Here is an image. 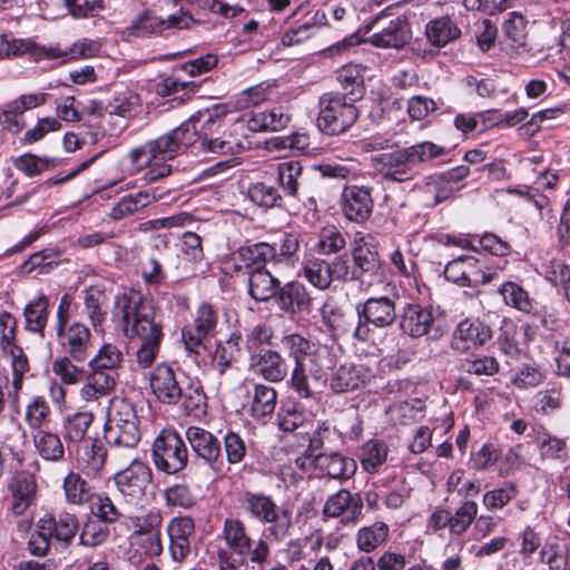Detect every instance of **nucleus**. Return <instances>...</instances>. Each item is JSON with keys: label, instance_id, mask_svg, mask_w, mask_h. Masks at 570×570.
I'll return each instance as SVG.
<instances>
[{"label": "nucleus", "instance_id": "obj_1", "mask_svg": "<svg viewBox=\"0 0 570 570\" xmlns=\"http://www.w3.org/2000/svg\"><path fill=\"white\" fill-rule=\"evenodd\" d=\"M220 127L219 118L209 116L197 130L194 121L183 122L169 132L148 140L142 146L129 151L128 157L137 168L147 167L142 179L154 183L170 175L171 166L167 163L188 148L196 149V154L203 155H236L244 150L240 141L230 134L223 132L215 136Z\"/></svg>", "mask_w": 570, "mask_h": 570}, {"label": "nucleus", "instance_id": "obj_2", "mask_svg": "<svg viewBox=\"0 0 570 570\" xmlns=\"http://www.w3.org/2000/svg\"><path fill=\"white\" fill-rule=\"evenodd\" d=\"M115 309L120 314L126 335L138 340L135 361L140 368L156 361L164 338L163 317L154 305L135 289H125L115 297Z\"/></svg>", "mask_w": 570, "mask_h": 570}, {"label": "nucleus", "instance_id": "obj_3", "mask_svg": "<svg viewBox=\"0 0 570 570\" xmlns=\"http://www.w3.org/2000/svg\"><path fill=\"white\" fill-rule=\"evenodd\" d=\"M277 346L293 364L289 386L299 397L313 399L326 382L320 346L298 333L284 334Z\"/></svg>", "mask_w": 570, "mask_h": 570}, {"label": "nucleus", "instance_id": "obj_4", "mask_svg": "<svg viewBox=\"0 0 570 570\" xmlns=\"http://www.w3.org/2000/svg\"><path fill=\"white\" fill-rule=\"evenodd\" d=\"M443 146L432 141H421L409 147L396 148L371 157V167L382 178L395 183L414 179L423 165L445 155Z\"/></svg>", "mask_w": 570, "mask_h": 570}, {"label": "nucleus", "instance_id": "obj_5", "mask_svg": "<svg viewBox=\"0 0 570 570\" xmlns=\"http://www.w3.org/2000/svg\"><path fill=\"white\" fill-rule=\"evenodd\" d=\"M341 91L324 92L318 98V129L331 136L345 134L358 119L360 110L355 102Z\"/></svg>", "mask_w": 570, "mask_h": 570}, {"label": "nucleus", "instance_id": "obj_6", "mask_svg": "<svg viewBox=\"0 0 570 570\" xmlns=\"http://www.w3.org/2000/svg\"><path fill=\"white\" fill-rule=\"evenodd\" d=\"M104 438L112 448L135 449L140 441L139 422L134 405L125 399H114L104 426Z\"/></svg>", "mask_w": 570, "mask_h": 570}, {"label": "nucleus", "instance_id": "obj_7", "mask_svg": "<svg viewBox=\"0 0 570 570\" xmlns=\"http://www.w3.org/2000/svg\"><path fill=\"white\" fill-rule=\"evenodd\" d=\"M219 537L226 546L225 549L235 558L247 559L254 564H263L271 556L267 540L264 538L253 539L245 522L237 517L224 519Z\"/></svg>", "mask_w": 570, "mask_h": 570}, {"label": "nucleus", "instance_id": "obj_8", "mask_svg": "<svg viewBox=\"0 0 570 570\" xmlns=\"http://www.w3.org/2000/svg\"><path fill=\"white\" fill-rule=\"evenodd\" d=\"M189 452L181 435L174 429L163 430L153 443V462L166 474H177L188 464Z\"/></svg>", "mask_w": 570, "mask_h": 570}, {"label": "nucleus", "instance_id": "obj_9", "mask_svg": "<svg viewBox=\"0 0 570 570\" xmlns=\"http://www.w3.org/2000/svg\"><path fill=\"white\" fill-rule=\"evenodd\" d=\"M358 323L353 336L360 342L368 341L371 336L370 325L376 328H386L394 324L399 317L395 302L389 296L370 297L356 305Z\"/></svg>", "mask_w": 570, "mask_h": 570}, {"label": "nucleus", "instance_id": "obj_10", "mask_svg": "<svg viewBox=\"0 0 570 570\" xmlns=\"http://www.w3.org/2000/svg\"><path fill=\"white\" fill-rule=\"evenodd\" d=\"M352 276L362 287H371L384 278V265L376 247L364 237L356 238L352 247Z\"/></svg>", "mask_w": 570, "mask_h": 570}, {"label": "nucleus", "instance_id": "obj_11", "mask_svg": "<svg viewBox=\"0 0 570 570\" xmlns=\"http://www.w3.org/2000/svg\"><path fill=\"white\" fill-rule=\"evenodd\" d=\"M17 321L8 312L0 314V348L10 358L12 368V389L16 394L22 389L23 376L29 372V361L23 350L17 344Z\"/></svg>", "mask_w": 570, "mask_h": 570}, {"label": "nucleus", "instance_id": "obj_12", "mask_svg": "<svg viewBox=\"0 0 570 570\" xmlns=\"http://www.w3.org/2000/svg\"><path fill=\"white\" fill-rule=\"evenodd\" d=\"M196 21L190 13L173 14L161 19L151 12L145 11L139 14L127 28V37H166L170 29H188Z\"/></svg>", "mask_w": 570, "mask_h": 570}, {"label": "nucleus", "instance_id": "obj_13", "mask_svg": "<svg viewBox=\"0 0 570 570\" xmlns=\"http://www.w3.org/2000/svg\"><path fill=\"white\" fill-rule=\"evenodd\" d=\"M151 481V469L138 459H132L124 470L114 475L117 491L128 502L140 501L146 495Z\"/></svg>", "mask_w": 570, "mask_h": 570}, {"label": "nucleus", "instance_id": "obj_14", "mask_svg": "<svg viewBox=\"0 0 570 570\" xmlns=\"http://www.w3.org/2000/svg\"><path fill=\"white\" fill-rule=\"evenodd\" d=\"M185 435L197 458L202 459L215 474H223L225 463L219 440L199 426H188Z\"/></svg>", "mask_w": 570, "mask_h": 570}, {"label": "nucleus", "instance_id": "obj_15", "mask_svg": "<svg viewBox=\"0 0 570 570\" xmlns=\"http://www.w3.org/2000/svg\"><path fill=\"white\" fill-rule=\"evenodd\" d=\"M444 276L460 286L476 287L490 283L497 277V272H484L479 266L478 259L472 256H462L445 265Z\"/></svg>", "mask_w": 570, "mask_h": 570}, {"label": "nucleus", "instance_id": "obj_16", "mask_svg": "<svg viewBox=\"0 0 570 570\" xmlns=\"http://www.w3.org/2000/svg\"><path fill=\"white\" fill-rule=\"evenodd\" d=\"M58 344L63 354L75 362L82 363L88 360L92 347L91 332L80 322L71 323L67 328L56 333Z\"/></svg>", "mask_w": 570, "mask_h": 570}, {"label": "nucleus", "instance_id": "obj_17", "mask_svg": "<svg viewBox=\"0 0 570 570\" xmlns=\"http://www.w3.org/2000/svg\"><path fill=\"white\" fill-rule=\"evenodd\" d=\"M491 337L492 331L488 324L476 317H466L455 326L451 346L453 350L464 353L483 346Z\"/></svg>", "mask_w": 570, "mask_h": 570}, {"label": "nucleus", "instance_id": "obj_18", "mask_svg": "<svg viewBox=\"0 0 570 570\" xmlns=\"http://www.w3.org/2000/svg\"><path fill=\"white\" fill-rule=\"evenodd\" d=\"M181 383L176 371L167 363H160L149 374V386L163 404L177 405L181 400Z\"/></svg>", "mask_w": 570, "mask_h": 570}, {"label": "nucleus", "instance_id": "obj_19", "mask_svg": "<svg viewBox=\"0 0 570 570\" xmlns=\"http://www.w3.org/2000/svg\"><path fill=\"white\" fill-rule=\"evenodd\" d=\"M169 552L175 562H183L190 554L195 535V521L188 515L173 518L167 524Z\"/></svg>", "mask_w": 570, "mask_h": 570}, {"label": "nucleus", "instance_id": "obj_20", "mask_svg": "<svg viewBox=\"0 0 570 570\" xmlns=\"http://www.w3.org/2000/svg\"><path fill=\"white\" fill-rule=\"evenodd\" d=\"M373 377L371 368L363 364L344 363L335 367L331 376L330 389L336 393H346L364 386Z\"/></svg>", "mask_w": 570, "mask_h": 570}, {"label": "nucleus", "instance_id": "obj_21", "mask_svg": "<svg viewBox=\"0 0 570 570\" xmlns=\"http://www.w3.org/2000/svg\"><path fill=\"white\" fill-rule=\"evenodd\" d=\"M8 489L11 495L10 511L14 515H23L35 504L37 481L32 473L19 471L11 479Z\"/></svg>", "mask_w": 570, "mask_h": 570}, {"label": "nucleus", "instance_id": "obj_22", "mask_svg": "<svg viewBox=\"0 0 570 570\" xmlns=\"http://www.w3.org/2000/svg\"><path fill=\"white\" fill-rule=\"evenodd\" d=\"M167 193L160 187H150L121 197L110 209V219L118 222L130 217L165 197Z\"/></svg>", "mask_w": 570, "mask_h": 570}, {"label": "nucleus", "instance_id": "obj_23", "mask_svg": "<svg viewBox=\"0 0 570 570\" xmlns=\"http://www.w3.org/2000/svg\"><path fill=\"white\" fill-rule=\"evenodd\" d=\"M433 324L432 308L416 303H407L399 314L400 330L411 337L428 335Z\"/></svg>", "mask_w": 570, "mask_h": 570}, {"label": "nucleus", "instance_id": "obj_24", "mask_svg": "<svg viewBox=\"0 0 570 570\" xmlns=\"http://www.w3.org/2000/svg\"><path fill=\"white\" fill-rule=\"evenodd\" d=\"M342 210L344 216L355 223L367 220L373 210V199L370 188L347 186L342 194Z\"/></svg>", "mask_w": 570, "mask_h": 570}, {"label": "nucleus", "instance_id": "obj_25", "mask_svg": "<svg viewBox=\"0 0 570 570\" xmlns=\"http://www.w3.org/2000/svg\"><path fill=\"white\" fill-rule=\"evenodd\" d=\"M362 509L363 501L358 493L341 489L327 498L323 514L326 518H342L344 521H354L361 515Z\"/></svg>", "mask_w": 570, "mask_h": 570}, {"label": "nucleus", "instance_id": "obj_26", "mask_svg": "<svg viewBox=\"0 0 570 570\" xmlns=\"http://www.w3.org/2000/svg\"><path fill=\"white\" fill-rule=\"evenodd\" d=\"M275 302L281 311L289 315L309 312L312 307L309 293L298 282H288L279 287Z\"/></svg>", "mask_w": 570, "mask_h": 570}, {"label": "nucleus", "instance_id": "obj_27", "mask_svg": "<svg viewBox=\"0 0 570 570\" xmlns=\"http://www.w3.org/2000/svg\"><path fill=\"white\" fill-rule=\"evenodd\" d=\"M89 368L90 371L85 374L83 385L79 391V396L85 402H92L110 394L116 387L118 377L117 372L104 371L96 367Z\"/></svg>", "mask_w": 570, "mask_h": 570}, {"label": "nucleus", "instance_id": "obj_28", "mask_svg": "<svg viewBox=\"0 0 570 570\" xmlns=\"http://www.w3.org/2000/svg\"><path fill=\"white\" fill-rule=\"evenodd\" d=\"M250 368L266 381L282 382L288 374V366L282 354L274 350H265L250 358Z\"/></svg>", "mask_w": 570, "mask_h": 570}, {"label": "nucleus", "instance_id": "obj_29", "mask_svg": "<svg viewBox=\"0 0 570 570\" xmlns=\"http://www.w3.org/2000/svg\"><path fill=\"white\" fill-rule=\"evenodd\" d=\"M38 521L40 528L46 530L51 539L67 544L71 542L79 529L76 514L66 511L59 512L58 514L47 513Z\"/></svg>", "mask_w": 570, "mask_h": 570}, {"label": "nucleus", "instance_id": "obj_30", "mask_svg": "<svg viewBox=\"0 0 570 570\" xmlns=\"http://www.w3.org/2000/svg\"><path fill=\"white\" fill-rule=\"evenodd\" d=\"M316 469L333 480L344 482L355 475L357 463L338 451H330L317 458Z\"/></svg>", "mask_w": 570, "mask_h": 570}, {"label": "nucleus", "instance_id": "obj_31", "mask_svg": "<svg viewBox=\"0 0 570 570\" xmlns=\"http://www.w3.org/2000/svg\"><path fill=\"white\" fill-rule=\"evenodd\" d=\"M236 257L239 264L238 269L244 268L248 274L249 271L266 269V264L277 257V249L275 245L268 243H255L240 247Z\"/></svg>", "mask_w": 570, "mask_h": 570}, {"label": "nucleus", "instance_id": "obj_32", "mask_svg": "<svg viewBox=\"0 0 570 570\" xmlns=\"http://www.w3.org/2000/svg\"><path fill=\"white\" fill-rule=\"evenodd\" d=\"M410 39L407 23L404 18L397 17L383 27L380 32L370 36L365 42H370L376 48L400 49L406 45Z\"/></svg>", "mask_w": 570, "mask_h": 570}, {"label": "nucleus", "instance_id": "obj_33", "mask_svg": "<svg viewBox=\"0 0 570 570\" xmlns=\"http://www.w3.org/2000/svg\"><path fill=\"white\" fill-rule=\"evenodd\" d=\"M101 49L97 40L82 39L75 42L68 50L58 47L42 48V57L49 60L61 59L62 62L96 57Z\"/></svg>", "mask_w": 570, "mask_h": 570}, {"label": "nucleus", "instance_id": "obj_34", "mask_svg": "<svg viewBox=\"0 0 570 570\" xmlns=\"http://www.w3.org/2000/svg\"><path fill=\"white\" fill-rule=\"evenodd\" d=\"M62 492L68 504L82 507L92 501V487L80 473L70 470L62 480Z\"/></svg>", "mask_w": 570, "mask_h": 570}, {"label": "nucleus", "instance_id": "obj_35", "mask_svg": "<svg viewBox=\"0 0 570 570\" xmlns=\"http://www.w3.org/2000/svg\"><path fill=\"white\" fill-rule=\"evenodd\" d=\"M387 444L379 439H371L362 444L357 452L360 464L366 473H379L389 455Z\"/></svg>", "mask_w": 570, "mask_h": 570}, {"label": "nucleus", "instance_id": "obj_36", "mask_svg": "<svg viewBox=\"0 0 570 570\" xmlns=\"http://www.w3.org/2000/svg\"><path fill=\"white\" fill-rule=\"evenodd\" d=\"M32 443L39 456L49 462L65 460V445L60 435L50 430L43 429L32 434Z\"/></svg>", "mask_w": 570, "mask_h": 570}, {"label": "nucleus", "instance_id": "obj_37", "mask_svg": "<svg viewBox=\"0 0 570 570\" xmlns=\"http://www.w3.org/2000/svg\"><path fill=\"white\" fill-rule=\"evenodd\" d=\"M83 313L89 320L91 326L98 330L106 320L107 295L104 286L92 285L83 292Z\"/></svg>", "mask_w": 570, "mask_h": 570}, {"label": "nucleus", "instance_id": "obj_38", "mask_svg": "<svg viewBox=\"0 0 570 570\" xmlns=\"http://www.w3.org/2000/svg\"><path fill=\"white\" fill-rule=\"evenodd\" d=\"M248 294L257 302H267L276 298L279 289V281L269 271L248 272Z\"/></svg>", "mask_w": 570, "mask_h": 570}, {"label": "nucleus", "instance_id": "obj_39", "mask_svg": "<svg viewBox=\"0 0 570 570\" xmlns=\"http://www.w3.org/2000/svg\"><path fill=\"white\" fill-rule=\"evenodd\" d=\"M26 330L45 337V328L49 318V298L40 295L31 299L23 311Z\"/></svg>", "mask_w": 570, "mask_h": 570}, {"label": "nucleus", "instance_id": "obj_40", "mask_svg": "<svg viewBox=\"0 0 570 570\" xmlns=\"http://www.w3.org/2000/svg\"><path fill=\"white\" fill-rule=\"evenodd\" d=\"M94 421L90 411H77L67 414L62 420V436L67 443H80L87 436Z\"/></svg>", "mask_w": 570, "mask_h": 570}, {"label": "nucleus", "instance_id": "obj_41", "mask_svg": "<svg viewBox=\"0 0 570 570\" xmlns=\"http://www.w3.org/2000/svg\"><path fill=\"white\" fill-rule=\"evenodd\" d=\"M266 525L267 538L281 542L291 535L293 529L292 511L277 504V507L261 522Z\"/></svg>", "mask_w": 570, "mask_h": 570}, {"label": "nucleus", "instance_id": "obj_42", "mask_svg": "<svg viewBox=\"0 0 570 570\" xmlns=\"http://www.w3.org/2000/svg\"><path fill=\"white\" fill-rule=\"evenodd\" d=\"M277 404V392L273 386L255 384L252 392L250 415L262 420L274 413Z\"/></svg>", "mask_w": 570, "mask_h": 570}, {"label": "nucleus", "instance_id": "obj_43", "mask_svg": "<svg viewBox=\"0 0 570 570\" xmlns=\"http://www.w3.org/2000/svg\"><path fill=\"white\" fill-rule=\"evenodd\" d=\"M303 166L298 160H287L277 165V183L284 193V197H298Z\"/></svg>", "mask_w": 570, "mask_h": 570}, {"label": "nucleus", "instance_id": "obj_44", "mask_svg": "<svg viewBox=\"0 0 570 570\" xmlns=\"http://www.w3.org/2000/svg\"><path fill=\"white\" fill-rule=\"evenodd\" d=\"M51 407L42 395L32 396L24 406L23 421L33 431L43 430L50 422Z\"/></svg>", "mask_w": 570, "mask_h": 570}, {"label": "nucleus", "instance_id": "obj_45", "mask_svg": "<svg viewBox=\"0 0 570 570\" xmlns=\"http://www.w3.org/2000/svg\"><path fill=\"white\" fill-rule=\"evenodd\" d=\"M425 35L432 46L440 48L458 39L461 30L449 17H441L426 24Z\"/></svg>", "mask_w": 570, "mask_h": 570}, {"label": "nucleus", "instance_id": "obj_46", "mask_svg": "<svg viewBox=\"0 0 570 570\" xmlns=\"http://www.w3.org/2000/svg\"><path fill=\"white\" fill-rule=\"evenodd\" d=\"M337 81L344 90L342 94L358 100L365 92L363 68L360 65H345L337 71Z\"/></svg>", "mask_w": 570, "mask_h": 570}, {"label": "nucleus", "instance_id": "obj_47", "mask_svg": "<svg viewBox=\"0 0 570 570\" xmlns=\"http://www.w3.org/2000/svg\"><path fill=\"white\" fill-rule=\"evenodd\" d=\"M244 510L248 515L262 522L264 518L277 507L274 499L264 492L244 491L240 499Z\"/></svg>", "mask_w": 570, "mask_h": 570}, {"label": "nucleus", "instance_id": "obj_48", "mask_svg": "<svg viewBox=\"0 0 570 570\" xmlns=\"http://www.w3.org/2000/svg\"><path fill=\"white\" fill-rule=\"evenodd\" d=\"M178 404L189 415L204 414L207 409V396L200 382L190 381L186 386L181 385V400Z\"/></svg>", "mask_w": 570, "mask_h": 570}, {"label": "nucleus", "instance_id": "obj_49", "mask_svg": "<svg viewBox=\"0 0 570 570\" xmlns=\"http://www.w3.org/2000/svg\"><path fill=\"white\" fill-rule=\"evenodd\" d=\"M109 537V525L90 515L80 528L79 543L87 548H96L106 543Z\"/></svg>", "mask_w": 570, "mask_h": 570}, {"label": "nucleus", "instance_id": "obj_50", "mask_svg": "<svg viewBox=\"0 0 570 570\" xmlns=\"http://www.w3.org/2000/svg\"><path fill=\"white\" fill-rule=\"evenodd\" d=\"M248 197L259 207L274 208L284 206V196L279 193L278 188L266 181L250 184Z\"/></svg>", "mask_w": 570, "mask_h": 570}, {"label": "nucleus", "instance_id": "obj_51", "mask_svg": "<svg viewBox=\"0 0 570 570\" xmlns=\"http://www.w3.org/2000/svg\"><path fill=\"white\" fill-rule=\"evenodd\" d=\"M389 535V527L384 522H375L357 531L356 544L363 552H372L380 547Z\"/></svg>", "mask_w": 570, "mask_h": 570}, {"label": "nucleus", "instance_id": "obj_52", "mask_svg": "<svg viewBox=\"0 0 570 570\" xmlns=\"http://www.w3.org/2000/svg\"><path fill=\"white\" fill-rule=\"evenodd\" d=\"M478 514V504L475 501L466 500L452 512L450 510V533L452 535H462L473 523Z\"/></svg>", "mask_w": 570, "mask_h": 570}, {"label": "nucleus", "instance_id": "obj_53", "mask_svg": "<svg viewBox=\"0 0 570 570\" xmlns=\"http://www.w3.org/2000/svg\"><path fill=\"white\" fill-rule=\"evenodd\" d=\"M90 503L91 517L108 525L119 522L122 518L121 511L107 494H95Z\"/></svg>", "mask_w": 570, "mask_h": 570}, {"label": "nucleus", "instance_id": "obj_54", "mask_svg": "<svg viewBox=\"0 0 570 570\" xmlns=\"http://www.w3.org/2000/svg\"><path fill=\"white\" fill-rule=\"evenodd\" d=\"M218 324L217 309L209 303H202L195 313L190 328L197 331L200 335L214 336Z\"/></svg>", "mask_w": 570, "mask_h": 570}, {"label": "nucleus", "instance_id": "obj_55", "mask_svg": "<svg viewBox=\"0 0 570 570\" xmlns=\"http://www.w3.org/2000/svg\"><path fill=\"white\" fill-rule=\"evenodd\" d=\"M303 273L305 278L316 288H328L332 283L326 259H307L304 264Z\"/></svg>", "mask_w": 570, "mask_h": 570}, {"label": "nucleus", "instance_id": "obj_56", "mask_svg": "<svg viewBox=\"0 0 570 570\" xmlns=\"http://www.w3.org/2000/svg\"><path fill=\"white\" fill-rule=\"evenodd\" d=\"M122 362L121 351L114 344L106 343L97 352V354L89 360V367H96L104 371L117 372V368Z\"/></svg>", "mask_w": 570, "mask_h": 570}, {"label": "nucleus", "instance_id": "obj_57", "mask_svg": "<svg viewBox=\"0 0 570 570\" xmlns=\"http://www.w3.org/2000/svg\"><path fill=\"white\" fill-rule=\"evenodd\" d=\"M499 293L502 295L507 305L524 313H529L531 311L532 303L530 296L519 284L514 282H505L500 286Z\"/></svg>", "mask_w": 570, "mask_h": 570}, {"label": "nucleus", "instance_id": "obj_58", "mask_svg": "<svg viewBox=\"0 0 570 570\" xmlns=\"http://www.w3.org/2000/svg\"><path fill=\"white\" fill-rule=\"evenodd\" d=\"M107 460V451L97 440L91 441L89 449L85 452L82 471L89 478L100 476Z\"/></svg>", "mask_w": 570, "mask_h": 570}, {"label": "nucleus", "instance_id": "obj_59", "mask_svg": "<svg viewBox=\"0 0 570 570\" xmlns=\"http://www.w3.org/2000/svg\"><path fill=\"white\" fill-rule=\"evenodd\" d=\"M69 356L58 357L52 362V372L66 385H75L85 381V371L72 363Z\"/></svg>", "mask_w": 570, "mask_h": 570}, {"label": "nucleus", "instance_id": "obj_60", "mask_svg": "<svg viewBox=\"0 0 570 570\" xmlns=\"http://www.w3.org/2000/svg\"><path fill=\"white\" fill-rule=\"evenodd\" d=\"M134 528L132 535H145L161 530L163 515L158 510H149L146 513L129 518Z\"/></svg>", "mask_w": 570, "mask_h": 570}, {"label": "nucleus", "instance_id": "obj_61", "mask_svg": "<svg viewBox=\"0 0 570 570\" xmlns=\"http://www.w3.org/2000/svg\"><path fill=\"white\" fill-rule=\"evenodd\" d=\"M346 245L344 235L335 227L322 229L316 249L323 255L336 254Z\"/></svg>", "mask_w": 570, "mask_h": 570}, {"label": "nucleus", "instance_id": "obj_62", "mask_svg": "<svg viewBox=\"0 0 570 570\" xmlns=\"http://www.w3.org/2000/svg\"><path fill=\"white\" fill-rule=\"evenodd\" d=\"M58 256L59 252L51 248H46L31 254L28 257V259L22 263V265L20 266V273L23 275H29L38 268L48 272L55 264L53 259Z\"/></svg>", "mask_w": 570, "mask_h": 570}, {"label": "nucleus", "instance_id": "obj_63", "mask_svg": "<svg viewBox=\"0 0 570 570\" xmlns=\"http://www.w3.org/2000/svg\"><path fill=\"white\" fill-rule=\"evenodd\" d=\"M499 350L511 357H517L520 353L519 344L517 341V327L509 321L503 320L498 336Z\"/></svg>", "mask_w": 570, "mask_h": 570}, {"label": "nucleus", "instance_id": "obj_64", "mask_svg": "<svg viewBox=\"0 0 570 570\" xmlns=\"http://www.w3.org/2000/svg\"><path fill=\"white\" fill-rule=\"evenodd\" d=\"M518 493L517 487L510 483L508 487L493 489L483 494V505L490 510L504 508Z\"/></svg>", "mask_w": 570, "mask_h": 570}]
</instances>
